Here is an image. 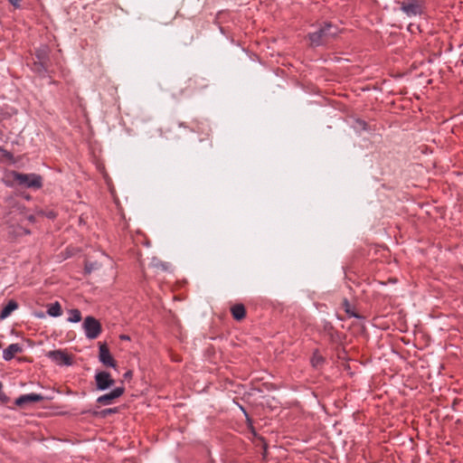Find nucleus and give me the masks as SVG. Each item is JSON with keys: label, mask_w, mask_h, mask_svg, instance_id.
<instances>
[{"label": "nucleus", "mask_w": 463, "mask_h": 463, "mask_svg": "<svg viewBox=\"0 0 463 463\" xmlns=\"http://www.w3.org/2000/svg\"><path fill=\"white\" fill-rule=\"evenodd\" d=\"M180 127H185L184 123L179 124Z\"/></svg>", "instance_id": "obj_31"}, {"label": "nucleus", "mask_w": 463, "mask_h": 463, "mask_svg": "<svg viewBox=\"0 0 463 463\" xmlns=\"http://www.w3.org/2000/svg\"><path fill=\"white\" fill-rule=\"evenodd\" d=\"M341 33V29L330 22H324L315 32L309 33L307 38L312 46L318 47L329 43Z\"/></svg>", "instance_id": "obj_1"}, {"label": "nucleus", "mask_w": 463, "mask_h": 463, "mask_svg": "<svg viewBox=\"0 0 463 463\" xmlns=\"http://www.w3.org/2000/svg\"><path fill=\"white\" fill-rule=\"evenodd\" d=\"M233 318L237 321L242 320L246 316V309L242 304H235L231 307Z\"/></svg>", "instance_id": "obj_13"}, {"label": "nucleus", "mask_w": 463, "mask_h": 463, "mask_svg": "<svg viewBox=\"0 0 463 463\" xmlns=\"http://www.w3.org/2000/svg\"><path fill=\"white\" fill-rule=\"evenodd\" d=\"M95 383L96 388L99 391H105L111 387L115 383V381L111 378L109 373L101 371L95 374Z\"/></svg>", "instance_id": "obj_8"}, {"label": "nucleus", "mask_w": 463, "mask_h": 463, "mask_svg": "<svg viewBox=\"0 0 463 463\" xmlns=\"http://www.w3.org/2000/svg\"><path fill=\"white\" fill-rule=\"evenodd\" d=\"M99 361L106 367H117V363L106 343H99Z\"/></svg>", "instance_id": "obj_7"}, {"label": "nucleus", "mask_w": 463, "mask_h": 463, "mask_svg": "<svg viewBox=\"0 0 463 463\" xmlns=\"http://www.w3.org/2000/svg\"><path fill=\"white\" fill-rule=\"evenodd\" d=\"M47 314L52 317H58L61 316L62 311L61 304L58 301L50 304L47 308Z\"/></svg>", "instance_id": "obj_15"}, {"label": "nucleus", "mask_w": 463, "mask_h": 463, "mask_svg": "<svg viewBox=\"0 0 463 463\" xmlns=\"http://www.w3.org/2000/svg\"><path fill=\"white\" fill-rule=\"evenodd\" d=\"M33 70L41 76H44L46 72L43 71V68L39 65L38 61L33 64Z\"/></svg>", "instance_id": "obj_20"}, {"label": "nucleus", "mask_w": 463, "mask_h": 463, "mask_svg": "<svg viewBox=\"0 0 463 463\" xmlns=\"http://www.w3.org/2000/svg\"><path fill=\"white\" fill-rule=\"evenodd\" d=\"M35 56L38 60L39 65L43 68V71L44 72H47L46 62L48 61L49 56L47 47L44 46L36 50Z\"/></svg>", "instance_id": "obj_12"}, {"label": "nucleus", "mask_w": 463, "mask_h": 463, "mask_svg": "<svg viewBox=\"0 0 463 463\" xmlns=\"http://www.w3.org/2000/svg\"><path fill=\"white\" fill-rule=\"evenodd\" d=\"M160 266H161L163 269H165V264H164V263H160Z\"/></svg>", "instance_id": "obj_30"}, {"label": "nucleus", "mask_w": 463, "mask_h": 463, "mask_svg": "<svg viewBox=\"0 0 463 463\" xmlns=\"http://www.w3.org/2000/svg\"><path fill=\"white\" fill-rule=\"evenodd\" d=\"M68 322L78 323L81 320V313L79 309H71L69 311Z\"/></svg>", "instance_id": "obj_17"}, {"label": "nucleus", "mask_w": 463, "mask_h": 463, "mask_svg": "<svg viewBox=\"0 0 463 463\" xmlns=\"http://www.w3.org/2000/svg\"><path fill=\"white\" fill-rule=\"evenodd\" d=\"M116 411H117V409H107V410L102 411V414L105 416L108 413H112V412H116Z\"/></svg>", "instance_id": "obj_23"}, {"label": "nucleus", "mask_w": 463, "mask_h": 463, "mask_svg": "<svg viewBox=\"0 0 463 463\" xmlns=\"http://www.w3.org/2000/svg\"><path fill=\"white\" fill-rule=\"evenodd\" d=\"M324 363V358L316 351L311 358V364L314 367H319Z\"/></svg>", "instance_id": "obj_18"}, {"label": "nucleus", "mask_w": 463, "mask_h": 463, "mask_svg": "<svg viewBox=\"0 0 463 463\" xmlns=\"http://www.w3.org/2000/svg\"><path fill=\"white\" fill-rule=\"evenodd\" d=\"M23 352V347L19 344H11L3 351V359L5 361L12 360L16 354Z\"/></svg>", "instance_id": "obj_11"}, {"label": "nucleus", "mask_w": 463, "mask_h": 463, "mask_svg": "<svg viewBox=\"0 0 463 463\" xmlns=\"http://www.w3.org/2000/svg\"><path fill=\"white\" fill-rule=\"evenodd\" d=\"M400 9L408 16L415 17L420 16L425 13L426 1L425 0H403L398 2Z\"/></svg>", "instance_id": "obj_2"}, {"label": "nucleus", "mask_w": 463, "mask_h": 463, "mask_svg": "<svg viewBox=\"0 0 463 463\" xmlns=\"http://www.w3.org/2000/svg\"><path fill=\"white\" fill-rule=\"evenodd\" d=\"M43 399H44V397L41 394L28 393V394H24V395L19 396L15 400L14 404L19 407H23L31 402H42Z\"/></svg>", "instance_id": "obj_10"}, {"label": "nucleus", "mask_w": 463, "mask_h": 463, "mask_svg": "<svg viewBox=\"0 0 463 463\" xmlns=\"http://www.w3.org/2000/svg\"><path fill=\"white\" fill-rule=\"evenodd\" d=\"M30 231L28 229H25V228H20V231L18 232V234L19 235H22V234H30Z\"/></svg>", "instance_id": "obj_22"}, {"label": "nucleus", "mask_w": 463, "mask_h": 463, "mask_svg": "<svg viewBox=\"0 0 463 463\" xmlns=\"http://www.w3.org/2000/svg\"><path fill=\"white\" fill-rule=\"evenodd\" d=\"M0 399L3 400V401H5L6 400L5 394L3 393V392H0Z\"/></svg>", "instance_id": "obj_28"}, {"label": "nucleus", "mask_w": 463, "mask_h": 463, "mask_svg": "<svg viewBox=\"0 0 463 463\" xmlns=\"http://www.w3.org/2000/svg\"><path fill=\"white\" fill-rule=\"evenodd\" d=\"M192 131L199 134L200 136L199 142L203 144V146L198 148L199 152H206L213 147V142L211 138L212 128L208 123H198L196 126L193 127Z\"/></svg>", "instance_id": "obj_3"}, {"label": "nucleus", "mask_w": 463, "mask_h": 463, "mask_svg": "<svg viewBox=\"0 0 463 463\" xmlns=\"http://www.w3.org/2000/svg\"><path fill=\"white\" fill-rule=\"evenodd\" d=\"M8 2L15 9H20L22 7V0H8Z\"/></svg>", "instance_id": "obj_21"}, {"label": "nucleus", "mask_w": 463, "mask_h": 463, "mask_svg": "<svg viewBox=\"0 0 463 463\" xmlns=\"http://www.w3.org/2000/svg\"><path fill=\"white\" fill-rule=\"evenodd\" d=\"M343 307L345 309V312L349 317H355V318H361L362 317L359 316L352 307L350 302L347 298H344L342 302Z\"/></svg>", "instance_id": "obj_16"}, {"label": "nucleus", "mask_w": 463, "mask_h": 463, "mask_svg": "<svg viewBox=\"0 0 463 463\" xmlns=\"http://www.w3.org/2000/svg\"><path fill=\"white\" fill-rule=\"evenodd\" d=\"M2 387H3V384H2V383L0 382V391L2 390Z\"/></svg>", "instance_id": "obj_32"}, {"label": "nucleus", "mask_w": 463, "mask_h": 463, "mask_svg": "<svg viewBox=\"0 0 463 463\" xmlns=\"http://www.w3.org/2000/svg\"><path fill=\"white\" fill-rule=\"evenodd\" d=\"M357 123H358V125H359L363 129H366V126H367V124H366V122H365V121H364V120H358V121H357Z\"/></svg>", "instance_id": "obj_24"}, {"label": "nucleus", "mask_w": 463, "mask_h": 463, "mask_svg": "<svg viewBox=\"0 0 463 463\" xmlns=\"http://www.w3.org/2000/svg\"><path fill=\"white\" fill-rule=\"evenodd\" d=\"M82 327L88 339H96L102 332L100 322L91 316L84 318Z\"/></svg>", "instance_id": "obj_5"}, {"label": "nucleus", "mask_w": 463, "mask_h": 463, "mask_svg": "<svg viewBox=\"0 0 463 463\" xmlns=\"http://www.w3.org/2000/svg\"><path fill=\"white\" fill-rule=\"evenodd\" d=\"M125 388L122 386L116 387L110 392L103 394L97 399V402L101 405H109L112 402L123 395Z\"/></svg>", "instance_id": "obj_9"}, {"label": "nucleus", "mask_w": 463, "mask_h": 463, "mask_svg": "<svg viewBox=\"0 0 463 463\" xmlns=\"http://www.w3.org/2000/svg\"><path fill=\"white\" fill-rule=\"evenodd\" d=\"M39 213L43 216L47 217L48 219H54L57 216L56 213L52 210L41 211Z\"/></svg>", "instance_id": "obj_19"}, {"label": "nucleus", "mask_w": 463, "mask_h": 463, "mask_svg": "<svg viewBox=\"0 0 463 463\" xmlns=\"http://www.w3.org/2000/svg\"><path fill=\"white\" fill-rule=\"evenodd\" d=\"M120 338H121L122 340H129V336L125 335H122L120 336Z\"/></svg>", "instance_id": "obj_29"}, {"label": "nucleus", "mask_w": 463, "mask_h": 463, "mask_svg": "<svg viewBox=\"0 0 463 463\" xmlns=\"http://www.w3.org/2000/svg\"><path fill=\"white\" fill-rule=\"evenodd\" d=\"M46 356L59 366H70L73 363L71 356L62 350L49 351Z\"/></svg>", "instance_id": "obj_6"}, {"label": "nucleus", "mask_w": 463, "mask_h": 463, "mask_svg": "<svg viewBox=\"0 0 463 463\" xmlns=\"http://www.w3.org/2000/svg\"><path fill=\"white\" fill-rule=\"evenodd\" d=\"M14 180L27 188L40 189L43 186L42 176L36 174H14Z\"/></svg>", "instance_id": "obj_4"}, {"label": "nucleus", "mask_w": 463, "mask_h": 463, "mask_svg": "<svg viewBox=\"0 0 463 463\" xmlns=\"http://www.w3.org/2000/svg\"><path fill=\"white\" fill-rule=\"evenodd\" d=\"M27 219H28V221H29V222H34V220H35V218H34V216H33V215H29V216L27 217Z\"/></svg>", "instance_id": "obj_27"}, {"label": "nucleus", "mask_w": 463, "mask_h": 463, "mask_svg": "<svg viewBox=\"0 0 463 463\" xmlns=\"http://www.w3.org/2000/svg\"><path fill=\"white\" fill-rule=\"evenodd\" d=\"M132 377V371H128L124 373L125 379H130Z\"/></svg>", "instance_id": "obj_25"}, {"label": "nucleus", "mask_w": 463, "mask_h": 463, "mask_svg": "<svg viewBox=\"0 0 463 463\" xmlns=\"http://www.w3.org/2000/svg\"><path fill=\"white\" fill-rule=\"evenodd\" d=\"M197 83V79H190L189 80V87H193V85H195Z\"/></svg>", "instance_id": "obj_26"}, {"label": "nucleus", "mask_w": 463, "mask_h": 463, "mask_svg": "<svg viewBox=\"0 0 463 463\" xmlns=\"http://www.w3.org/2000/svg\"><path fill=\"white\" fill-rule=\"evenodd\" d=\"M18 307V304L14 301L10 300L6 306L3 307V309L0 312V318L5 319L14 310H15Z\"/></svg>", "instance_id": "obj_14"}]
</instances>
